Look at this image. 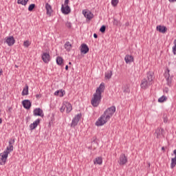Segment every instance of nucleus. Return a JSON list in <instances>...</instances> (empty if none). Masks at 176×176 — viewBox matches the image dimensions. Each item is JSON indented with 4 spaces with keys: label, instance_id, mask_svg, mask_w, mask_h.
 I'll use <instances>...</instances> for the list:
<instances>
[{
    "label": "nucleus",
    "instance_id": "f257e3e1",
    "mask_svg": "<svg viewBox=\"0 0 176 176\" xmlns=\"http://www.w3.org/2000/svg\"><path fill=\"white\" fill-rule=\"evenodd\" d=\"M152 82H153V72H148L146 74V78L141 80L140 87L143 90H146L151 86Z\"/></svg>",
    "mask_w": 176,
    "mask_h": 176
},
{
    "label": "nucleus",
    "instance_id": "f03ea898",
    "mask_svg": "<svg viewBox=\"0 0 176 176\" xmlns=\"http://www.w3.org/2000/svg\"><path fill=\"white\" fill-rule=\"evenodd\" d=\"M10 148L6 147V149L3 152V153L0 154V165L5 166L6 164V160H8V156H9V153H10Z\"/></svg>",
    "mask_w": 176,
    "mask_h": 176
},
{
    "label": "nucleus",
    "instance_id": "7ed1b4c3",
    "mask_svg": "<svg viewBox=\"0 0 176 176\" xmlns=\"http://www.w3.org/2000/svg\"><path fill=\"white\" fill-rule=\"evenodd\" d=\"M115 112H116V107L115 106H111V107L107 108L102 115L104 116L107 120H109V119L113 116Z\"/></svg>",
    "mask_w": 176,
    "mask_h": 176
},
{
    "label": "nucleus",
    "instance_id": "20e7f679",
    "mask_svg": "<svg viewBox=\"0 0 176 176\" xmlns=\"http://www.w3.org/2000/svg\"><path fill=\"white\" fill-rule=\"evenodd\" d=\"M101 98H102V95H98V94H95L93 96V98L91 100V104L92 107L96 108L100 105V102H101Z\"/></svg>",
    "mask_w": 176,
    "mask_h": 176
},
{
    "label": "nucleus",
    "instance_id": "39448f33",
    "mask_svg": "<svg viewBox=\"0 0 176 176\" xmlns=\"http://www.w3.org/2000/svg\"><path fill=\"white\" fill-rule=\"evenodd\" d=\"M80 118H82V113L76 115L72 120V123L70 124L71 127H76V126H78V123H79V120H80Z\"/></svg>",
    "mask_w": 176,
    "mask_h": 176
},
{
    "label": "nucleus",
    "instance_id": "423d86ee",
    "mask_svg": "<svg viewBox=\"0 0 176 176\" xmlns=\"http://www.w3.org/2000/svg\"><path fill=\"white\" fill-rule=\"evenodd\" d=\"M107 122H108V120H107L104 116L102 115L96 121V126L98 127H100V126H104Z\"/></svg>",
    "mask_w": 176,
    "mask_h": 176
},
{
    "label": "nucleus",
    "instance_id": "0eeeda50",
    "mask_svg": "<svg viewBox=\"0 0 176 176\" xmlns=\"http://www.w3.org/2000/svg\"><path fill=\"white\" fill-rule=\"evenodd\" d=\"M128 162L127 156H126L125 154H121L120 155V158L118 160V163L120 166H124V164H126Z\"/></svg>",
    "mask_w": 176,
    "mask_h": 176
},
{
    "label": "nucleus",
    "instance_id": "6e6552de",
    "mask_svg": "<svg viewBox=\"0 0 176 176\" xmlns=\"http://www.w3.org/2000/svg\"><path fill=\"white\" fill-rule=\"evenodd\" d=\"M105 90V83L101 82L100 86L96 89L95 94H98L101 96Z\"/></svg>",
    "mask_w": 176,
    "mask_h": 176
},
{
    "label": "nucleus",
    "instance_id": "1a4fd4ad",
    "mask_svg": "<svg viewBox=\"0 0 176 176\" xmlns=\"http://www.w3.org/2000/svg\"><path fill=\"white\" fill-rule=\"evenodd\" d=\"M5 39V42L8 46H13V45L16 43V40H14V37H13V36H7Z\"/></svg>",
    "mask_w": 176,
    "mask_h": 176
},
{
    "label": "nucleus",
    "instance_id": "9d476101",
    "mask_svg": "<svg viewBox=\"0 0 176 176\" xmlns=\"http://www.w3.org/2000/svg\"><path fill=\"white\" fill-rule=\"evenodd\" d=\"M60 10L63 14H69L71 13V8L68 5L64 6V4H62Z\"/></svg>",
    "mask_w": 176,
    "mask_h": 176
},
{
    "label": "nucleus",
    "instance_id": "9b49d317",
    "mask_svg": "<svg viewBox=\"0 0 176 176\" xmlns=\"http://www.w3.org/2000/svg\"><path fill=\"white\" fill-rule=\"evenodd\" d=\"M80 50L82 54H87L89 50V46H87V45L85 43H82L80 47Z\"/></svg>",
    "mask_w": 176,
    "mask_h": 176
},
{
    "label": "nucleus",
    "instance_id": "f8f14e48",
    "mask_svg": "<svg viewBox=\"0 0 176 176\" xmlns=\"http://www.w3.org/2000/svg\"><path fill=\"white\" fill-rule=\"evenodd\" d=\"M41 58L45 64H47L50 61V54L47 52L43 53Z\"/></svg>",
    "mask_w": 176,
    "mask_h": 176
},
{
    "label": "nucleus",
    "instance_id": "ddd939ff",
    "mask_svg": "<svg viewBox=\"0 0 176 176\" xmlns=\"http://www.w3.org/2000/svg\"><path fill=\"white\" fill-rule=\"evenodd\" d=\"M22 105L25 109H30L32 104L30 100H24L22 101Z\"/></svg>",
    "mask_w": 176,
    "mask_h": 176
},
{
    "label": "nucleus",
    "instance_id": "4468645a",
    "mask_svg": "<svg viewBox=\"0 0 176 176\" xmlns=\"http://www.w3.org/2000/svg\"><path fill=\"white\" fill-rule=\"evenodd\" d=\"M82 14L85 16V17H86L87 20H91V19L94 17V15L90 11L87 12L82 10Z\"/></svg>",
    "mask_w": 176,
    "mask_h": 176
},
{
    "label": "nucleus",
    "instance_id": "2eb2a0df",
    "mask_svg": "<svg viewBox=\"0 0 176 176\" xmlns=\"http://www.w3.org/2000/svg\"><path fill=\"white\" fill-rule=\"evenodd\" d=\"M39 123H41V119H37L33 123L30 124V129L31 131H32V130H34V129H36V127H38V124H39Z\"/></svg>",
    "mask_w": 176,
    "mask_h": 176
},
{
    "label": "nucleus",
    "instance_id": "dca6fc26",
    "mask_svg": "<svg viewBox=\"0 0 176 176\" xmlns=\"http://www.w3.org/2000/svg\"><path fill=\"white\" fill-rule=\"evenodd\" d=\"M157 31H159V32H161L162 34H166L167 32V27L164 25H157L156 28Z\"/></svg>",
    "mask_w": 176,
    "mask_h": 176
},
{
    "label": "nucleus",
    "instance_id": "f3484780",
    "mask_svg": "<svg viewBox=\"0 0 176 176\" xmlns=\"http://www.w3.org/2000/svg\"><path fill=\"white\" fill-rule=\"evenodd\" d=\"M124 60L126 64H131V63H134V57L132 55H126Z\"/></svg>",
    "mask_w": 176,
    "mask_h": 176
},
{
    "label": "nucleus",
    "instance_id": "a211bd4d",
    "mask_svg": "<svg viewBox=\"0 0 176 176\" xmlns=\"http://www.w3.org/2000/svg\"><path fill=\"white\" fill-rule=\"evenodd\" d=\"M42 113H43V111L41 108H36L33 111L34 116H42Z\"/></svg>",
    "mask_w": 176,
    "mask_h": 176
},
{
    "label": "nucleus",
    "instance_id": "6ab92c4d",
    "mask_svg": "<svg viewBox=\"0 0 176 176\" xmlns=\"http://www.w3.org/2000/svg\"><path fill=\"white\" fill-rule=\"evenodd\" d=\"M45 9L47 10V14L48 16H52V13H53V9L52 8V6H50L49 3H45Z\"/></svg>",
    "mask_w": 176,
    "mask_h": 176
},
{
    "label": "nucleus",
    "instance_id": "aec40b11",
    "mask_svg": "<svg viewBox=\"0 0 176 176\" xmlns=\"http://www.w3.org/2000/svg\"><path fill=\"white\" fill-rule=\"evenodd\" d=\"M163 133H164V129H160V128H157V129H155V134H156V138H160L162 137V135H163Z\"/></svg>",
    "mask_w": 176,
    "mask_h": 176
},
{
    "label": "nucleus",
    "instance_id": "412c9836",
    "mask_svg": "<svg viewBox=\"0 0 176 176\" xmlns=\"http://www.w3.org/2000/svg\"><path fill=\"white\" fill-rule=\"evenodd\" d=\"M56 61L58 65H60V67H63L64 65V59L63 58V57L57 56Z\"/></svg>",
    "mask_w": 176,
    "mask_h": 176
},
{
    "label": "nucleus",
    "instance_id": "4be33fe9",
    "mask_svg": "<svg viewBox=\"0 0 176 176\" xmlns=\"http://www.w3.org/2000/svg\"><path fill=\"white\" fill-rule=\"evenodd\" d=\"M65 94V91L63 89H59L54 92V96H58L59 97H64Z\"/></svg>",
    "mask_w": 176,
    "mask_h": 176
},
{
    "label": "nucleus",
    "instance_id": "5701e85b",
    "mask_svg": "<svg viewBox=\"0 0 176 176\" xmlns=\"http://www.w3.org/2000/svg\"><path fill=\"white\" fill-rule=\"evenodd\" d=\"M65 107L66 108V113H69L72 111V104L69 102L65 103Z\"/></svg>",
    "mask_w": 176,
    "mask_h": 176
},
{
    "label": "nucleus",
    "instance_id": "b1692460",
    "mask_svg": "<svg viewBox=\"0 0 176 176\" xmlns=\"http://www.w3.org/2000/svg\"><path fill=\"white\" fill-rule=\"evenodd\" d=\"M72 48V45H71V43H69V41H67L65 44V49L67 50V52H71Z\"/></svg>",
    "mask_w": 176,
    "mask_h": 176
},
{
    "label": "nucleus",
    "instance_id": "393cba45",
    "mask_svg": "<svg viewBox=\"0 0 176 176\" xmlns=\"http://www.w3.org/2000/svg\"><path fill=\"white\" fill-rule=\"evenodd\" d=\"M112 71L109 70L107 71L105 74H104V78L105 79H111V78H112Z\"/></svg>",
    "mask_w": 176,
    "mask_h": 176
},
{
    "label": "nucleus",
    "instance_id": "a878e982",
    "mask_svg": "<svg viewBox=\"0 0 176 176\" xmlns=\"http://www.w3.org/2000/svg\"><path fill=\"white\" fill-rule=\"evenodd\" d=\"M168 72H166L164 76L166 79V82H171V78H170V69H167Z\"/></svg>",
    "mask_w": 176,
    "mask_h": 176
},
{
    "label": "nucleus",
    "instance_id": "bb28decb",
    "mask_svg": "<svg viewBox=\"0 0 176 176\" xmlns=\"http://www.w3.org/2000/svg\"><path fill=\"white\" fill-rule=\"evenodd\" d=\"M28 1L30 0H17V3L19 5H23V6H25L27 3H28Z\"/></svg>",
    "mask_w": 176,
    "mask_h": 176
},
{
    "label": "nucleus",
    "instance_id": "cd10ccee",
    "mask_svg": "<svg viewBox=\"0 0 176 176\" xmlns=\"http://www.w3.org/2000/svg\"><path fill=\"white\" fill-rule=\"evenodd\" d=\"M22 96H28V85H25L22 91Z\"/></svg>",
    "mask_w": 176,
    "mask_h": 176
},
{
    "label": "nucleus",
    "instance_id": "c85d7f7f",
    "mask_svg": "<svg viewBox=\"0 0 176 176\" xmlns=\"http://www.w3.org/2000/svg\"><path fill=\"white\" fill-rule=\"evenodd\" d=\"M99 164V165H101L102 164V158L100 157H98L96 158V162H94V164Z\"/></svg>",
    "mask_w": 176,
    "mask_h": 176
},
{
    "label": "nucleus",
    "instance_id": "c756f323",
    "mask_svg": "<svg viewBox=\"0 0 176 176\" xmlns=\"http://www.w3.org/2000/svg\"><path fill=\"white\" fill-rule=\"evenodd\" d=\"M176 166V158L173 157L171 159L170 168H174Z\"/></svg>",
    "mask_w": 176,
    "mask_h": 176
},
{
    "label": "nucleus",
    "instance_id": "7c9ffc66",
    "mask_svg": "<svg viewBox=\"0 0 176 176\" xmlns=\"http://www.w3.org/2000/svg\"><path fill=\"white\" fill-rule=\"evenodd\" d=\"M164 101H167V96H162L158 99V102H164Z\"/></svg>",
    "mask_w": 176,
    "mask_h": 176
},
{
    "label": "nucleus",
    "instance_id": "2f4dec72",
    "mask_svg": "<svg viewBox=\"0 0 176 176\" xmlns=\"http://www.w3.org/2000/svg\"><path fill=\"white\" fill-rule=\"evenodd\" d=\"M113 25H116V27H120L122 25V23L118 19H113Z\"/></svg>",
    "mask_w": 176,
    "mask_h": 176
},
{
    "label": "nucleus",
    "instance_id": "473e14b6",
    "mask_svg": "<svg viewBox=\"0 0 176 176\" xmlns=\"http://www.w3.org/2000/svg\"><path fill=\"white\" fill-rule=\"evenodd\" d=\"M118 3H119V0H111V5L114 8H116V6H118Z\"/></svg>",
    "mask_w": 176,
    "mask_h": 176
},
{
    "label": "nucleus",
    "instance_id": "72a5a7b5",
    "mask_svg": "<svg viewBox=\"0 0 176 176\" xmlns=\"http://www.w3.org/2000/svg\"><path fill=\"white\" fill-rule=\"evenodd\" d=\"M35 3H32L28 7V10L29 12H32L35 9Z\"/></svg>",
    "mask_w": 176,
    "mask_h": 176
},
{
    "label": "nucleus",
    "instance_id": "f704fd0d",
    "mask_svg": "<svg viewBox=\"0 0 176 176\" xmlns=\"http://www.w3.org/2000/svg\"><path fill=\"white\" fill-rule=\"evenodd\" d=\"M162 119L164 120V123H167V122H168V118L167 117V114L164 113L163 115Z\"/></svg>",
    "mask_w": 176,
    "mask_h": 176
},
{
    "label": "nucleus",
    "instance_id": "c9c22d12",
    "mask_svg": "<svg viewBox=\"0 0 176 176\" xmlns=\"http://www.w3.org/2000/svg\"><path fill=\"white\" fill-rule=\"evenodd\" d=\"M105 30H107V26L105 25H102L101 28H100V31L102 32V34H105Z\"/></svg>",
    "mask_w": 176,
    "mask_h": 176
},
{
    "label": "nucleus",
    "instance_id": "e433bc0d",
    "mask_svg": "<svg viewBox=\"0 0 176 176\" xmlns=\"http://www.w3.org/2000/svg\"><path fill=\"white\" fill-rule=\"evenodd\" d=\"M65 25H66L67 28H69V29L72 28V23L71 22H69V21H67L65 23Z\"/></svg>",
    "mask_w": 176,
    "mask_h": 176
},
{
    "label": "nucleus",
    "instance_id": "4c0bfd02",
    "mask_svg": "<svg viewBox=\"0 0 176 176\" xmlns=\"http://www.w3.org/2000/svg\"><path fill=\"white\" fill-rule=\"evenodd\" d=\"M31 44L30 43V41H25L23 42V46L25 47H29V46Z\"/></svg>",
    "mask_w": 176,
    "mask_h": 176
},
{
    "label": "nucleus",
    "instance_id": "58836bf2",
    "mask_svg": "<svg viewBox=\"0 0 176 176\" xmlns=\"http://www.w3.org/2000/svg\"><path fill=\"white\" fill-rule=\"evenodd\" d=\"M15 141H16V139L14 138L10 139L9 141V144L12 146L14 145Z\"/></svg>",
    "mask_w": 176,
    "mask_h": 176
},
{
    "label": "nucleus",
    "instance_id": "ea45409f",
    "mask_svg": "<svg viewBox=\"0 0 176 176\" xmlns=\"http://www.w3.org/2000/svg\"><path fill=\"white\" fill-rule=\"evenodd\" d=\"M60 112H64L65 111V103H63V106L60 108Z\"/></svg>",
    "mask_w": 176,
    "mask_h": 176
},
{
    "label": "nucleus",
    "instance_id": "a19ab883",
    "mask_svg": "<svg viewBox=\"0 0 176 176\" xmlns=\"http://www.w3.org/2000/svg\"><path fill=\"white\" fill-rule=\"evenodd\" d=\"M7 147L10 148V152H13V149H14V147L12 144H9Z\"/></svg>",
    "mask_w": 176,
    "mask_h": 176
},
{
    "label": "nucleus",
    "instance_id": "79ce46f5",
    "mask_svg": "<svg viewBox=\"0 0 176 176\" xmlns=\"http://www.w3.org/2000/svg\"><path fill=\"white\" fill-rule=\"evenodd\" d=\"M68 3H69V0H65V3H64L65 6H67Z\"/></svg>",
    "mask_w": 176,
    "mask_h": 176
},
{
    "label": "nucleus",
    "instance_id": "37998d69",
    "mask_svg": "<svg viewBox=\"0 0 176 176\" xmlns=\"http://www.w3.org/2000/svg\"><path fill=\"white\" fill-rule=\"evenodd\" d=\"M172 50H173V53L174 56H175L176 55V47H175V49H174V47H173Z\"/></svg>",
    "mask_w": 176,
    "mask_h": 176
},
{
    "label": "nucleus",
    "instance_id": "c03bdc74",
    "mask_svg": "<svg viewBox=\"0 0 176 176\" xmlns=\"http://www.w3.org/2000/svg\"><path fill=\"white\" fill-rule=\"evenodd\" d=\"M94 38H95V39H97L98 38V35L97 34L94 33Z\"/></svg>",
    "mask_w": 176,
    "mask_h": 176
},
{
    "label": "nucleus",
    "instance_id": "a18cd8bd",
    "mask_svg": "<svg viewBox=\"0 0 176 176\" xmlns=\"http://www.w3.org/2000/svg\"><path fill=\"white\" fill-rule=\"evenodd\" d=\"M2 75H3V70L0 69V76H2Z\"/></svg>",
    "mask_w": 176,
    "mask_h": 176
},
{
    "label": "nucleus",
    "instance_id": "49530a36",
    "mask_svg": "<svg viewBox=\"0 0 176 176\" xmlns=\"http://www.w3.org/2000/svg\"><path fill=\"white\" fill-rule=\"evenodd\" d=\"M41 97H42V95H41V94H36V98H41Z\"/></svg>",
    "mask_w": 176,
    "mask_h": 176
},
{
    "label": "nucleus",
    "instance_id": "de8ad7c7",
    "mask_svg": "<svg viewBox=\"0 0 176 176\" xmlns=\"http://www.w3.org/2000/svg\"><path fill=\"white\" fill-rule=\"evenodd\" d=\"M173 43H174V49L175 50V47H176V39L175 40H174V42H173Z\"/></svg>",
    "mask_w": 176,
    "mask_h": 176
},
{
    "label": "nucleus",
    "instance_id": "09e8293b",
    "mask_svg": "<svg viewBox=\"0 0 176 176\" xmlns=\"http://www.w3.org/2000/svg\"><path fill=\"white\" fill-rule=\"evenodd\" d=\"M167 85L168 86L171 87V81H168Z\"/></svg>",
    "mask_w": 176,
    "mask_h": 176
},
{
    "label": "nucleus",
    "instance_id": "8fccbe9b",
    "mask_svg": "<svg viewBox=\"0 0 176 176\" xmlns=\"http://www.w3.org/2000/svg\"><path fill=\"white\" fill-rule=\"evenodd\" d=\"M125 25H126V27H129V25H130V23H129V22H126V23H125Z\"/></svg>",
    "mask_w": 176,
    "mask_h": 176
},
{
    "label": "nucleus",
    "instance_id": "3c124183",
    "mask_svg": "<svg viewBox=\"0 0 176 176\" xmlns=\"http://www.w3.org/2000/svg\"><path fill=\"white\" fill-rule=\"evenodd\" d=\"M12 107H10V108L8 109V112L12 113Z\"/></svg>",
    "mask_w": 176,
    "mask_h": 176
},
{
    "label": "nucleus",
    "instance_id": "603ef678",
    "mask_svg": "<svg viewBox=\"0 0 176 176\" xmlns=\"http://www.w3.org/2000/svg\"><path fill=\"white\" fill-rule=\"evenodd\" d=\"M173 153H174V155H175V158L176 159V149H175V150L173 151Z\"/></svg>",
    "mask_w": 176,
    "mask_h": 176
},
{
    "label": "nucleus",
    "instance_id": "864d4df0",
    "mask_svg": "<svg viewBox=\"0 0 176 176\" xmlns=\"http://www.w3.org/2000/svg\"><path fill=\"white\" fill-rule=\"evenodd\" d=\"M68 68H69L68 65H66V66H65V70H66V71H68Z\"/></svg>",
    "mask_w": 176,
    "mask_h": 176
},
{
    "label": "nucleus",
    "instance_id": "5fc2aeb1",
    "mask_svg": "<svg viewBox=\"0 0 176 176\" xmlns=\"http://www.w3.org/2000/svg\"><path fill=\"white\" fill-rule=\"evenodd\" d=\"M169 2H176V0H168Z\"/></svg>",
    "mask_w": 176,
    "mask_h": 176
},
{
    "label": "nucleus",
    "instance_id": "6e6d98bb",
    "mask_svg": "<svg viewBox=\"0 0 176 176\" xmlns=\"http://www.w3.org/2000/svg\"><path fill=\"white\" fill-rule=\"evenodd\" d=\"M162 151H166V148H164V146L162 147Z\"/></svg>",
    "mask_w": 176,
    "mask_h": 176
},
{
    "label": "nucleus",
    "instance_id": "4d7b16f0",
    "mask_svg": "<svg viewBox=\"0 0 176 176\" xmlns=\"http://www.w3.org/2000/svg\"><path fill=\"white\" fill-rule=\"evenodd\" d=\"M2 124V118H0V124Z\"/></svg>",
    "mask_w": 176,
    "mask_h": 176
},
{
    "label": "nucleus",
    "instance_id": "13d9d810",
    "mask_svg": "<svg viewBox=\"0 0 176 176\" xmlns=\"http://www.w3.org/2000/svg\"><path fill=\"white\" fill-rule=\"evenodd\" d=\"M72 65V63L69 62V65Z\"/></svg>",
    "mask_w": 176,
    "mask_h": 176
},
{
    "label": "nucleus",
    "instance_id": "bf43d9fd",
    "mask_svg": "<svg viewBox=\"0 0 176 176\" xmlns=\"http://www.w3.org/2000/svg\"><path fill=\"white\" fill-rule=\"evenodd\" d=\"M52 123H53L52 120L50 122V124H51Z\"/></svg>",
    "mask_w": 176,
    "mask_h": 176
},
{
    "label": "nucleus",
    "instance_id": "052dcab7",
    "mask_svg": "<svg viewBox=\"0 0 176 176\" xmlns=\"http://www.w3.org/2000/svg\"><path fill=\"white\" fill-rule=\"evenodd\" d=\"M96 138L95 140H94L92 141V142H96Z\"/></svg>",
    "mask_w": 176,
    "mask_h": 176
}]
</instances>
